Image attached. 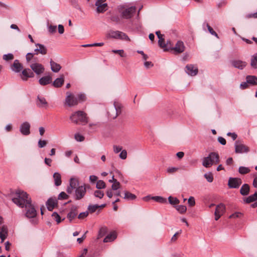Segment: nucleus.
Returning a JSON list of instances; mask_svg holds the SVG:
<instances>
[{
    "instance_id": "f257e3e1",
    "label": "nucleus",
    "mask_w": 257,
    "mask_h": 257,
    "mask_svg": "<svg viewBox=\"0 0 257 257\" xmlns=\"http://www.w3.org/2000/svg\"><path fill=\"white\" fill-rule=\"evenodd\" d=\"M12 200L15 204L21 208L30 205V202H32L31 199L29 197L27 192L21 190H17L13 194Z\"/></svg>"
},
{
    "instance_id": "f03ea898",
    "label": "nucleus",
    "mask_w": 257,
    "mask_h": 257,
    "mask_svg": "<svg viewBox=\"0 0 257 257\" xmlns=\"http://www.w3.org/2000/svg\"><path fill=\"white\" fill-rule=\"evenodd\" d=\"M219 161L218 154L215 152H211L209 154L207 157L203 159L202 165L205 168H209L214 164L219 163Z\"/></svg>"
},
{
    "instance_id": "7ed1b4c3",
    "label": "nucleus",
    "mask_w": 257,
    "mask_h": 257,
    "mask_svg": "<svg viewBox=\"0 0 257 257\" xmlns=\"http://www.w3.org/2000/svg\"><path fill=\"white\" fill-rule=\"evenodd\" d=\"M70 119L71 120L72 122L76 124L79 123L86 124L88 122L86 114L81 110H78L73 113L70 116Z\"/></svg>"
},
{
    "instance_id": "20e7f679",
    "label": "nucleus",
    "mask_w": 257,
    "mask_h": 257,
    "mask_svg": "<svg viewBox=\"0 0 257 257\" xmlns=\"http://www.w3.org/2000/svg\"><path fill=\"white\" fill-rule=\"evenodd\" d=\"M121 104L118 102L114 101L113 106L110 107L108 111V114L109 117L111 119H115L117 116L121 113Z\"/></svg>"
},
{
    "instance_id": "39448f33",
    "label": "nucleus",
    "mask_w": 257,
    "mask_h": 257,
    "mask_svg": "<svg viewBox=\"0 0 257 257\" xmlns=\"http://www.w3.org/2000/svg\"><path fill=\"white\" fill-rule=\"evenodd\" d=\"M109 38L118 39L123 40L129 41L128 37L124 33L119 31H110L107 34Z\"/></svg>"
},
{
    "instance_id": "423d86ee",
    "label": "nucleus",
    "mask_w": 257,
    "mask_h": 257,
    "mask_svg": "<svg viewBox=\"0 0 257 257\" xmlns=\"http://www.w3.org/2000/svg\"><path fill=\"white\" fill-rule=\"evenodd\" d=\"M88 187L89 185L84 184L77 187L75 190V193L74 194L75 199L76 200H79L82 199L86 194V188Z\"/></svg>"
},
{
    "instance_id": "0eeeda50",
    "label": "nucleus",
    "mask_w": 257,
    "mask_h": 257,
    "mask_svg": "<svg viewBox=\"0 0 257 257\" xmlns=\"http://www.w3.org/2000/svg\"><path fill=\"white\" fill-rule=\"evenodd\" d=\"M65 103L69 107L76 105L78 103L77 97L72 93L67 92L65 98Z\"/></svg>"
},
{
    "instance_id": "6e6552de",
    "label": "nucleus",
    "mask_w": 257,
    "mask_h": 257,
    "mask_svg": "<svg viewBox=\"0 0 257 257\" xmlns=\"http://www.w3.org/2000/svg\"><path fill=\"white\" fill-rule=\"evenodd\" d=\"M249 151V148L245 145L236 141L235 143V152L236 153H248Z\"/></svg>"
},
{
    "instance_id": "1a4fd4ad",
    "label": "nucleus",
    "mask_w": 257,
    "mask_h": 257,
    "mask_svg": "<svg viewBox=\"0 0 257 257\" xmlns=\"http://www.w3.org/2000/svg\"><path fill=\"white\" fill-rule=\"evenodd\" d=\"M32 70L37 74L40 75L42 74L45 70L44 67L40 63H33L30 65Z\"/></svg>"
},
{
    "instance_id": "9d476101",
    "label": "nucleus",
    "mask_w": 257,
    "mask_h": 257,
    "mask_svg": "<svg viewBox=\"0 0 257 257\" xmlns=\"http://www.w3.org/2000/svg\"><path fill=\"white\" fill-rule=\"evenodd\" d=\"M79 181L76 178H72L69 180V186L67 188V192L69 194H71L73 192V189L78 187L79 186Z\"/></svg>"
},
{
    "instance_id": "9b49d317",
    "label": "nucleus",
    "mask_w": 257,
    "mask_h": 257,
    "mask_svg": "<svg viewBox=\"0 0 257 257\" xmlns=\"http://www.w3.org/2000/svg\"><path fill=\"white\" fill-rule=\"evenodd\" d=\"M241 183V180L239 178H230L228 180V185L230 188H237Z\"/></svg>"
},
{
    "instance_id": "f8f14e48",
    "label": "nucleus",
    "mask_w": 257,
    "mask_h": 257,
    "mask_svg": "<svg viewBox=\"0 0 257 257\" xmlns=\"http://www.w3.org/2000/svg\"><path fill=\"white\" fill-rule=\"evenodd\" d=\"M136 8L135 7H131L126 9L121 13L122 17L128 19L131 18L135 13Z\"/></svg>"
},
{
    "instance_id": "ddd939ff",
    "label": "nucleus",
    "mask_w": 257,
    "mask_h": 257,
    "mask_svg": "<svg viewBox=\"0 0 257 257\" xmlns=\"http://www.w3.org/2000/svg\"><path fill=\"white\" fill-rule=\"evenodd\" d=\"M26 209V216L28 218L35 217L37 215V212L34 206L32 204V202L27 207H25Z\"/></svg>"
},
{
    "instance_id": "4468645a",
    "label": "nucleus",
    "mask_w": 257,
    "mask_h": 257,
    "mask_svg": "<svg viewBox=\"0 0 257 257\" xmlns=\"http://www.w3.org/2000/svg\"><path fill=\"white\" fill-rule=\"evenodd\" d=\"M175 54L181 53L185 50V46L183 42L179 41L177 42L174 47L171 48Z\"/></svg>"
},
{
    "instance_id": "2eb2a0df",
    "label": "nucleus",
    "mask_w": 257,
    "mask_h": 257,
    "mask_svg": "<svg viewBox=\"0 0 257 257\" xmlns=\"http://www.w3.org/2000/svg\"><path fill=\"white\" fill-rule=\"evenodd\" d=\"M30 124L25 121L23 122L20 127V132L25 136H28L30 134Z\"/></svg>"
},
{
    "instance_id": "dca6fc26",
    "label": "nucleus",
    "mask_w": 257,
    "mask_h": 257,
    "mask_svg": "<svg viewBox=\"0 0 257 257\" xmlns=\"http://www.w3.org/2000/svg\"><path fill=\"white\" fill-rule=\"evenodd\" d=\"M231 64L234 68L242 70L246 65V63L240 60H233L230 61Z\"/></svg>"
},
{
    "instance_id": "f3484780",
    "label": "nucleus",
    "mask_w": 257,
    "mask_h": 257,
    "mask_svg": "<svg viewBox=\"0 0 257 257\" xmlns=\"http://www.w3.org/2000/svg\"><path fill=\"white\" fill-rule=\"evenodd\" d=\"M185 71L190 75L195 76L198 73V68L196 66L193 65L189 64L186 66Z\"/></svg>"
},
{
    "instance_id": "a211bd4d",
    "label": "nucleus",
    "mask_w": 257,
    "mask_h": 257,
    "mask_svg": "<svg viewBox=\"0 0 257 257\" xmlns=\"http://www.w3.org/2000/svg\"><path fill=\"white\" fill-rule=\"evenodd\" d=\"M35 45L37 47V48L34 50L35 52V54H38V53H40L42 55H45L47 54V50L44 45L37 43L35 44Z\"/></svg>"
},
{
    "instance_id": "6ab92c4d",
    "label": "nucleus",
    "mask_w": 257,
    "mask_h": 257,
    "mask_svg": "<svg viewBox=\"0 0 257 257\" xmlns=\"http://www.w3.org/2000/svg\"><path fill=\"white\" fill-rule=\"evenodd\" d=\"M8 234V229L7 226L5 225H3L2 226H0V238L2 242L7 237Z\"/></svg>"
},
{
    "instance_id": "aec40b11",
    "label": "nucleus",
    "mask_w": 257,
    "mask_h": 257,
    "mask_svg": "<svg viewBox=\"0 0 257 257\" xmlns=\"http://www.w3.org/2000/svg\"><path fill=\"white\" fill-rule=\"evenodd\" d=\"M23 66L22 64L20 63L18 60H15L11 66L12 71L16 73L20 72L23 69Z\"/></svg>"
},
{
    "instance_id": "412c9836",
    "label": "nucleus",
    "mask_w": 257,
    "mask_h": 257,
    "mask_svg": "<svg viewBox=\"0 0 257 257\" xmlns=\"http://www.w3.org/2000/svg\"><path fill=\"white\" fill-rule=\"evenodd\" d=\"M22 73L23 76L22 77V79L25 81L27 80L28 78H32L34 76V73L29 68L24 69Z\"/></svg>"
},
{
    "instance_id": "4be33fe9",
    "label": "nucleus",
    "mask_w": 257,
    "mask_h": 257,
    "mask_svg": "<svg viewBox=\"0 0 257 257\" xmlns=\"http://www.w3.org/2000/svg\"><path fill=\"white\" fill-rule=\"evenodd\" d=\"M57 204V200L56 198H50L46 202L47 208L49 211H52Z\"/></svg>"
},
{
    "instance_id": "5701e85b",
    "label": "nucleus",
    "mask_w": 257,
    "mask_h": 257,
    "mask_svg": "<svg viewBox=\"0 0 257 257\" xmlns=\"http://www.w3.org/2000/svg\"><path fill=\"white\" fill-rule=\"evenodd\" d=\"M37 105L39 107H46L48 105V103L45 98L41 96L38 95L37 96Z\"/></svg>"
},
{
    "instance_id": "b1692460",
    "label": "nucleus",
    "mask_w": 257,
    "mask_h": 257,
    "mask_svg": "<svg viewBox=\"0 0 257 257\" xmlns=\"http://www.w3.org/2000/svg\"><path fill=\"white\" fill-rule=\"evenodd\" d=\"M96 8V12L98 13H102L107 10V4H98V2L95 3Z\"/></svg>"
},
{
    "instance_id": "393cba45",
    "label": "nucleus",
    "mask_w": 257,
    "mask_h": 257,
    "mask_svg": "<svg viewBox=\"0 0 257 257\" xmlns=\"http://www.w3.org/2000/svg\"><path fill=\"white\" fill-rule=\"evenodd\" d=\"M77 214V207H72L70 211L67 214V218L71 222L76 217Z\"/></svg>"
},
{
    "instance_id": "a878e982",
    "label": "nucleus",
    "mask_w": 257,
    "mask_h": 257,
    "mask_svg": "<svg viewBox=\"0 0 257 257\" xmlns=\"http://www.w3.org/2000/svg\"><path fill=\"white\" fill-rule=\"evenodd\" d=\"M247 82L251 85H257V77L252 75H248L246 77Z\"/></svg>"
},
{
    "instance_id": "bb28decb",
    "label": "nucleus",
    "mask_w": 257,
    "mask_h": 257,
    "mask_svg": "<svg viewBox=\"0 0 257 257\" xmlns=\"http://www.w3.org/2000/svg\"><path fill=\"white\" fill-rule=\"evenodd\" d=\"M249 186L247 184H244L240 190V194L243 196L247 195L249 192Z\"/></svg>"
},
{
    "instance_id": "cd10ccee",
    "label": "nucleus",
    "mask_w": 257,
    "mask_h": 257,
    "mask_svg": "<svg viewBox=\"0 0 257 257\" xmlns=\"http://www.w3.org/2000/svg\"><path fill=\"white\" fill-rule=\"evenodd\" d=\"M52 78L50 76L43 77L39 79V83L42 85H47L51 82Z\"/></svg>"
},
{
    "instance_id": "c85d7f7f",
    "label": "nucleus",
    "mask_w": 257,
    "mask_h": 257,
    "mask_svg": "<svg viewBox=\"0 0 257 257\" xmlns=\"http://www.w3.org/2000/svg\"><path fill=\"white\" fill-rule=\"evenodd\" d=\"M53 178L54 180L55 185L56 186H59L61 184V176L59 173H54L53 174Z\"/></svg>"
},
{
    "instance_id": "c756f323",
    "label": "nucleus",
    "mask_w": 257,
    "mask_h": 257,
    "mask_svg": "<svg viewBox=\"0 0 257 257\" xmlns=\"http://www.w3.org/2000/svg\"><path fill=\"white\" fill-rule=\"evenodd\" d=\"M50 65L51 70L54 72H59L61 68V66L59 64L54 62L52 60L50 61Z\"/></svg>"
},
{
    "instance_id": "7c9ffc66",
    "label": "nucleus",
    "mask_w": 257,
    "mask_h": 257,
    "mask_svg": "<svg viewBox=\"0 0 257 257\" xmlns=\"http://www.w3.org/2000/svg\"><path fill=\"white\" fill-rule=\"evenodd\" d=\"M116 238V234L115 232H112L108 234L104 239L103 242H108L113 241Z\"/></svg>"
},
{
    "instance_id": "2f4dec72",
    "label": "nucleus",
    "mask_w": 257,
    "mask_h": 257,
    "mask_svg": "<svg viewBox=\"0 0 257 257\" xmlns=\"http://www.w3.org/2000/svg\"><path fill=\"white\" fill-rule=\"evenodd\" d=\"M64 82V76H62L61 77L56 79L53 82V84L55 87H59L63 84Z\"/></svg>"
},
{
    "instance_id": "473e14b6",
    "label": "nucleus",
    "mask_w": 257,
    "mask_h": 257,
    "mask_svg": "<svg viewBox=\"0 0 257 257\" xmlns=\"http://www.w3.org/2000/svg\"><path fill=\"white\" fill-rule=\"evenodd\" d=\"M205 27H206L209 32L212 35L216 37L217 38H219L217 34L213 30V29L209 26V25L206 22H204L203 24V28L205 30Z\"/></svg>"
},
{
    "instance_id": "72a5a7b5",
    "label": "nucleus",
    "mask_w": 257,
    "mask_h": 257,
    "mask_svg": "<svg viewBox=\"0 0 257 257\" xmlns=\"http://www.w3.org/2000/svg\"><path fill=\"white\" fill-rule=\"evenodd\" d=\"M256 200H257V192L243 200L244 202L246 203H250Z\"/></svg>"
},
{
    "instance_id": "f704fd0d",
    "label": "nucleus",
    "mask_w": 257,
    "mask_h": 257,
    "mask_svg": "<svg viewBox=\"0 0 257 257\" xmlns=\"http://www.w3.org/2000/svg\"><path fill=\"white\" fill-rule=\"evenodd\" d=\"M225 205L222 203H220L217 205L215 212L222 215L225 211Z\"/></svg>"
},
{
    "instance_id": "c9c22d12",
    "label": "nucleus",
    "mask_w": 257,
    "mask_h": 257,
    "mask_svg": "<svg viewBox=\"0 0 257 257\" xmlns=\"http://www.w3.org/2000/svg\"><path fill=\"white\" fill-rule=\"evenodd\" d=\"M136 196L132 194V193L128 192V191H125L124 192V196L123 198L127 200H133L136 199Z\"/></svg>"
},
{
    "instance_id": "e433bc0d",
    "label": "nucleus",
    "mask_w": 257,
    "mask_h": 257,
    "mask_svg": "<svg viewBox=\"0 0 257 257\" xmlns=\"http://www.w3.org/2000/svg\"><path fill=\"white\" fill-rule=\"evenodd\" d=\"M251 66L254 68H257V54H254L252 56L250 62Z\"/></svg>"
},
{
    "instance_id": "4c0bfd02",
    "label": "nucleus",
    "mask_w": 257,
    "mask_h": 257,
    "mask_svg": "<svg viewBox=\"0 0 257 257\" xmlns=\"http://www.w3.org/2000/svg\"><path fill=\"white\" fill-rule=\"evenodd\" d=\"M152 199L155 201L159 203H166L167 200L166 198L161 196H153Z\"/></svg>"
},
{
    "instance_id": "58836bf2",
    "label": "nucleus",
    "mask_w": 257,
    "mask_h": 257,
    "mask_svg": "<svg viewBox=\"0 0 257 257\" xmlns=\"http://www.w3.org/2000/svg\"><path fill=\"white\" fill-rule=\"evenodd\" d=\"M106 187L105 182L102 180H98L96 184V187L98 189H104Z\"/></svg>"
},
{
    "instance_id": "ea45409f",
    "label": "nucleus",
    "mask_w": 257,
    "mask_h": 257,
    "mask_svg": "<svg viewBox=\"0 0 257 257\" xmlns=\"http://www.w3.org/2000/svg\"><path fill=\"white\" fill-rule=\"evenodd\" d=\"M169 203L172 205H176L179 203L180 201L176 197L170 196L168 198Z\"/></svg>"
},
{
    "instance_id": "a19ab883",
    "label": "nucleus",
    "mask_w": 257,
    "mask_h": 257,
    "mask_svg": "<svg viewBox=\"0 0 257 257\" xmlns=\"http://www.w3.org/2000/svg\"><path fill=\"white\" fill-rule=\"evenodd\" d=\"M177 210L181 214H183L186 212L187 208L184 205H178L176 206Z\"/></svg>"
},
{
    "instance_id": "79ce46f5",
    "label": "nucleus",
    "mask_w": 257,
    "mask_h": 257,
    "mask_svg": "<svg viewBox=\"0 0 257 257\" xmlns=\"http://www.w3.org/2000/svg\"><path fill=\"white\" fill-rule=\"evenodd\" d=\"M104 192L101 190H97L94 192V195L95 197L101 199L104 196Z\"/></svg>"
},
{
    "instance_id": "37998d69",
    "label": "nucleus",
    "mask_w": 257,
    "mask_h": 257,
    "mask_svg": "<svg viewBox=\"0 0 257 257\" xmlns=\"http://www.w3.org/2000/svg\"><path fill=\"white\" fill-rule=\"evenodd\" d=\"M204 176L208 182L211 183L213 180V176L211 172L205 173Z\"/></svg>"
},
{
    "instance_id": "c03bdc74",
    "label": "nucleus",
    "mask_w": 257,
    "mask_h": 257,
    "mask_svg": "<svg viewBox=\"0 0 257 257\" xmlns=\"http://www.w3.org/2000/svg\"><path fill=\"white\" fill-rule=\"evenodd\" d=\"M250 171L249 168L245 167H240L238 169V172L241 174H245L248 173Z\"/></svg>"
},
{
    "instance_id": "a18cd8bd",
    "label": "nucleus",
    "mask_w": 257,
    "mask_h": 257,
    "mask_svg": "<svg viewBox=\"0 0 257 257\" xmlns=\"http://www.w3.org/2000/svg\"><path fill=\"white\" fill-rule=\"evenodd\" d=\"M99 208L98 205H90L88 206V210L91 213L94 212L96 209Z\"/></svg>"
},
{
    "instance_id": "49530a36",
    "label": "nucleus",
    "mask_w": 257,
    "mask_h": 257,
    "mask_svg": "<svg viewBox=\"0 0 257 257\" xmlns=\"http://www.w3.org/2000/svg\"><path fill=\"white\" fill-rule=\"evenodd\" d=\"M52 217L54 220H55L57 223H59L61 222V217L57 213H53Z\"/></svg>"
},
{
    "instance_id": "de8ad7c7",
    "label": "nucleus",
    "mask_w": 257,
    "mask_h": 257,
    "mask_svg": "<svg viewBox=\"0 0 257 257\" xmlns=\"http://www.w3.org/2000/svg\"><path fill=\"white\" fill-rule=\"evenodd\" d=\"M120 183L117 180H115L114 183L111 186V189L113 190H116L120 188Z\"/></svg>"
},
{
    "instance_id": "09e8293b",
    "label": "nucleus",
    "mask_w": 257,
    "mask_h": 257,
    "mask_svg": "<svg viewBox=\"0 0 257 257\" xmlns=\"http://www.w3.org/2000/svg\"><path fill=\"white\" fill-rule=\"evenodd\" d=\"M14 59V55L12 53H9L3 55V59L6 61H9Z\"/></svg>"
},
{
    "instance_id": "8fccbe9b",
    "label": "nucleus",
    "mask_w": 257,
    "mask_h": 257,
    "mask_svg": "<svg viewBox=\"0 0 257 257\" xmlns=\"http://www.w3.org/2000/svg\"><path fill=\"white\" fill-rule=\"evenodd\" d=\"M68 197V195L65 192H61L58 195V199L59 200L67 199Z\"/></svg>"
},
{
    "instance_id": "3c124183",
    "label": "nucleus",
    "mask_w": 257,
    "mask_h": 257,
    "mask_svg": "<svg viewBox=\"0 0 257 257\" xmlns=\"http://www.w3.org/2000/svg\"><path fill=\"white\" fill-rule=\"evenodd\" d=\"M119 157L120 159H122V160H124L127 157V152L126 150H122L120 153V154L119 155Z\"/></svg>"
},
{
    "instance_id": "603ef678",
    "label": "nucleus",
    "mask_w": 257,
    "mask_h": 257,
    "mask_svg": "<svg viewBox=\"0 0 257 257\" xmlns=\"http://www.w3.org/2000/svg\"><path fill=\"white\" fill-rule=\"evenodd\" d=\"M75 139L78 142H82L84 140V137L79 134L75 135Z\"/></svg>"
},
{
    "instance_id": "864d4df0",
    "label": "nucleus",
    "mask_w": 257,
    "mask_h": 257,
    "mask_svg": "<svg viewBox=\"0 0 257 257\" xmlns=\"http://www.w3.org/2000/svg\"><path fill=\"white\" fill-rule=\"evenodd\" d=\"M76 97H77L78 103L85 101L86 99L85 95L82 93L79 94Z\"/></svg>"
},
{
    "instance_id": "5fc2aeb1",
    "label": "nucleus",
    "mask_w": 257,
    "mask_h": 257,
    "mask_svg": "<svg viewBox=\"0 0 257 257\" xmlns=\"http://www.w3.org/2000/svg\"><path fill=\"white\" fill-rule=\"evenodd\" d=\"M112 52L114 53L118 54L121 57L125 56L123 50H113Z\"/></svg>"
},
{
    "instance_id": "6e6d98bb",
    "label": "nucleus",
    "mask_w": 257,
    "mask_h": 257,
    "mask_svg": "<svg viewBox=\"0 0 257 257\" xmlns=\"http://www.w3.org/2000/svg\"><path fill=\"white\" fill-rule=\"evenodd\" d=\"M158 44L161 48H165L166 47L165 40L163 38H161L159 39Z\"/></svg>"
},
{
    "instance_id": "4d7b16f0",
    "label": "nucleus",
    "mask_w": 257,
    "mask_h": 257,
    "mask_svg": "<svg viewBox=\"0 0 257 257\" xmlns=\"http://www.w3.org/2000/svg\"><path fill=\"white\" fill-rule=\"evenodd\" d=\"M242 215L241 213L239 212H236L229 216L230 218H235L240 217Z\"/></svg>"
},
{
    "instance_id": "13d9d810",
    "label": "nucleus",
    "mask_w": 257,
    "mask_h": 257,
    "mask_svg": "<svg viewBox=\"0 0 257 257\" xmlns=\"http://www.w3.org/2000/svg\"><path fill=\"white\" fill-rule=\"evenodd\" d=\"M56 26L50 25L48 27V31L50 33H54L56 32Z\"/></svg>"
},
{
    "instance_id": "bf43d9fd",
    "label": "nucleus",
    "mask_w": 257,
    "mask_h": 257,
    "mask_svg": "<svg viewBox=\"0 0 257 257\" xmlns=\"http://www.w3.org/2000/svg\"><path fill=\"white\" fill-rule=\"evenodd\" d=\"M113 151L115 154L122 151V147L119 146L114 145L113 147Z\"/></svg>"
},
{
    "instance_id": "052dcab7",
    "label": "nucleus",
    "mask_w": 257,
    "mask_h": 257,
    "mask_svg": "<svg viewBox=\"0 0 257 257\" xmlns=\"http://www.w3.org/2000/svg\"><path fill=\"white\" fill-rule=\"evenodd\" d=\"M47 144V142L45 140H40L38 142V146L40 148L44 147Z\"/></svg>"
},
{
    "instance_id": "680f3d73",
    "label": "nucleus",
    "mask_w": 257,
    "mask_h": 257,
    "mask_svg": "<svg viewBox=\"0 0 257 257\" xmlns=\"http://www.w3.org/2000/svg\"><path fill=\"white\" fill-rule=\"evenodd\" d=\"M88 212L85 211V212L80 213L79 214L78 217L79 219H83L85 217H87L88 216Z\"/></svg>"
},
{
    "instance_id": "e2e57ef3",
    "label": "nucleus",
    "mask_w": 257,
    "mask_h": 257,
    "mask_svg": "<svg viewBox=\"0 0 257 257\" xmlns=\"http://www.w3.org/2000/svg\"><path fill=\"white\" fill-rule=\"evenodd\" d=\"M188 202L190 206H194L195 204L194 198L193 197H190L188 199Z\"/></svg>"
},
{
    "instance_id": "0e129e2a",
    "label": "nucleus",
    "mask_w": 257,
    "mask_h": 257,
    "mask_svg": "<svg viewBox=\"0 0 257 257\" xmlns=\"http://www.w3.org/2000/svg\"><path fill=\"white\" fill-rule=\"evenodd\" d=\"M178 169L175 167H170L167 169V172L169 173H173L176 172Z\"/></svg>"
},
{
    "instance_id": "69168bd1",
    "label": "nucleus",
    "mask_w": 257,
    "mask_h": 257,
    "mask_svg": "<svg viewBox=\"0 0 257 257\" xmlns=\"http://www.w3.org/2000/svg\"><path fill=\"white\" fill-rule=\"evenodd\" d=\"M106 229L105 228H101L100 230H99V234H98V236L99 237H101L102 236H103L105 232H106Z\"/></svg>"
},
{
    "instance_id": "338daca9",
    "label": "nucleus",
    "mask_w": 257,
    "mask_h": 257,
    "mask_svg": "<svg viewBox=\"0 0 257 257\" xmlns=\"http://www.w3.org/2000/svg\"><path fill=\"white\" fill-rule=\"evenodd\" d=\"M153 64L152 63V62L150 61H146L144 63V66L147 69L153 67Z\"/></svg>"
},
{
    "instance_id": "774afa93",
    "label": "nucleus",
    "mask_w": 257,
    "mask_h": 257,
    "mask_svg": "<svg viewBox=\"0 0 257 257\" xmlns=\"http://www.w3.org/2000/svg\"><path fill=\"white\" fill-rule=\"evenodd\" d=\"M218 140V141L222 145H225L226 144V140L224 138L221 137H219L217 139Z\"/></svg>"
}]
</instances>
